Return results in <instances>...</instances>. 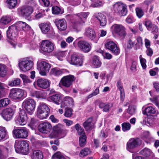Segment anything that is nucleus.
<instances>
[{
    "mask_svg": "<svg viewBox=\"0 0 159 159\" xmlns=\"http://www.w3.org/2000/svg\"><path fill=\"white\" fill-rule=\"evenodd\" d=\"M18 32L14 24L9 26L7 31V40L14 48H16V38L18 34Z\"/></svg>",
    "mask_w": 159,
    "mask_h": 159,
    "instance_id": "1",
    "label": "nucleus"
},
{
    "mask_svg": "<svg viewBox=\"0 0 159 159\" xmlns=\"http://www.w3.org/2000/svg\"><path fill=\"white\" fill-rule=\"evenodd\" d=\"M14 147L16 152L18 153H20L26 155L29 152L28 142L25 140L16 141Z\"/></svg>",
    "mask_w": 159,
    "mask_h": 159,
    "instance_id": "2",
    "label": "nucleus"
},
{
    "mask_svg": "<svg viewBox=\"0 0 159 159\" xmlns=\"http://www.w3.org/2000/svg\"><path fill=\"white\" fill-rule=\"evenodd\" d=\"M50 111V109L47 104L40 103L37 107V117L41 120L46 119L49 116Z\"/></svg>",
    "mask_w": 159,
    "mask_h": 159,
    "instance_id": "3",
    "label": "nucleus"
},
{
    "mask_svg": "<svg viewBox=\"0 0 159 159\" xmlns=\"http://www.w3.org/2000/svg\"><path fill=\"white\" fill-rule=\"evenodd\" d=\"M112 13L113 15H117L120 16H125L127 11L124 5L120 2L115 3L111 8Z\"/></svg>",
    "mask_w": 159,
    "mask_h": 159,
    "instance_id": "4",
    "label": "nucleus"
},
{
    "mask_svg": "<svg viewBox=\"0 0 159 159\" xmlns=\"http://www.w3.org/2000/svg\"><path fill=\"white\" fill-rule=\"evenodd\" d=\"M62 125L60 124L54 126L52 131L49 135V137L51 139L56 138L61 139L65 136L67 131L65 129H62Z\"/></svg>",
    "mask_w": 159,
    "mask_h": 159,
    "instance_id": "5",
    "label": "nucleus"
},
{
    "mask_svg": "<svg viewBox=\"0 0 159 159\" xmlns=\"http://www.w3.org/2000/svg\"><path fill=\"white\" fill-rule=\"evenodd\" d=\"M75 78L72 75H69L63 76L60 80L59 84V86L60 88L63 87L66 88L70 87L75 81Z\"/></svg>",
    "mask_w": 159,
    "mask_h": 159,
    "instance_id": "6",
    "label": "nucleus"
},
{
    "mask_svg": "<svg viewBox=\"0 0 159 159\" xmlns=\"http://www.w3.org/2000/svg\"><path fill=\"white\" fill-rule=\"evenodd\" d=\"M26 92L20 89H12L10 90L9 96L11 98L19 99L26 96Z\"/></svg>",
    "mask_w": 159,
    "mask_h": 159,
    "instance_id": "7",
    "label": "nucleus"
},
{
    "mask_svg": "<svg viewBox=\"0 0 159 159\" xmlns=\"http://www.w3.org/2000/svg\"><path fill=\"white\" fill-rule=\"evenodd\" d=\"M55 46L54 43L49 40H43L41 44L40 50L43 52L49 53L54 50Z\"/></svg>",
    "mask_w": 159,
    "mask_h": 159,
    "instance_id": "8",
    "label": "nucleus"
},
{
    "mask_svg": "<svg viewBox=\"0 0 159 159\" xmlns=\"http://www.w3.org/2000/svg\"><path fill=\"white\" fill-rule=\"evenodd\" d=\"M111 30L113 33L124 38L126 35V28L121 24H114L111 27Z\"/></svg>",
    "mask_w": 159,
    "mask_h": 159,
    "instance_id": "9",
    "label": "nucleus"
},
{
    "mask_svg": "<svg viewBox=\"0 0 159 159\" xmlns=\"http://www.w3.org/2000/svg\"><path fill=\"white\" fill-rule=\"evenodd\" d=\"M34 63L30 58H25L20 61L18 66L20 70L22 71L26 72L33 67Z\"/></svg>",
    "mask_w": 159,
    "mask_h": 159,
    "instance_id": "10",
    "label": "nucleus"
},
{
    "mask_svg": "<svg viewBox=\"0 0 159 159\" xmlns=\"http://www.w3.org/2000/svg\"><path fill=\"white\" fill-rule=\"evenodd\" d=\"M29 130L25 127L14 129L12 131L14 137L16 139H25L28 136Z\"/></svg>",
    "mask_w": 159,
    "mask_h": 159,
    "instance_id": "11",
    "label": "nucleus"
},
{
    "mask_svg": "<svg viewBox=\"0 0 159 159\" xmlns=\"http://www.w3.org/2000/svg\"><path fill=\"white\" fill-rule=\"evenodd\" d=\"M22 106L27 112L31 115L34 111L36 102L33 99L27 98L23 102Z\"/></svg>",
    "mask_w": 159,
    "mask_h": 159,
    "instance_id": "12",
    "label": "nucleus"
},
{
    "mask_svg": "<svg viewBox=\"0 0 159 159\" xmlns=\"http://www.w3.org/2000/svg\"><path fill=\"white\" fill-rule=\"evenodd\" d=\"M27 114L24 110H21L18 115L15 118V124L18 125L23 126L25 125L27 123Z\"/></svg>",
    "mask_w": 159,
    "mask_h": 159,
    "instance_id": "13",
    "label": "nucleus"
},
{
    "mask_svg": "<svg viewBox=\"0 0 159 159\" xmlns=\"http://www.w3.org/2000/svg\"><path fill=\"white\" fill-rule=\"evenodd\" d=\"M89 14V12H82L78 13L77 15L80 18V20L79 23L75 22L73 24V28L77 31H80L81 28V25L84 23L83 20L86 19Z\"/></svg>",
    "mask_w": 159,
    "mask_h": 159,
    "instance_id": "14",
    "label": "nucleus"
},
{
    "mask_svg": "<svg viewBox=\"0 0 159 159\" xmlns=\"http://www.w3.org/2000/svg\"><path fill=\"white\" fill-rule=\"evenodd\" d=\"M142 143V140L139 138H131L127 143V149L129 152H133V149L140 146Z\"/></svg>",
    "mask_w": 159,
    "mask_h": 159,
    "instance_id": "15",
    "label": "nucleus"
},
{
    "mask_svg": "<svg viewBox=\"0 0 159 159\" xmlns=\"http://www.w3.org/2000/svg\"><path fill=\"white\" fill-rule=\"evenodd\" d=\"M37 69L40 74L43 76L46 75L50 68V65L45 61L39 62L37 63Z\"/></svg>",
    "mask_w": 159,
    "mask_h": 159,
    "instance_id": "16",
    "label": "nucleus"
},
{
    "mask_svg": "<svg viewBox=\"0 0 159 159\" xmlns=\"http://www.w3.org/2000/svg\"><path fill=\"white\" fill-rule=\"evenodd\" d=\"M84 35L88 39L94 43H97L99 40V37L96 35L95 30L91 28H86Z\"/></svg>",
    "mask_w": 159,
    "mask_h": 159,
    "instance_id": "17",
    "label": "nucleus"
},
{
    "mask_svg": "<svg viewBox=\"0 0 159 159\" xmlns=\"http://www.w3.org/2000/svg\"><path fill=\"white\" fill-rule=\"evenodd\" d=\"M39 27L43 34H46L49 33L52 35L55 34L54 31L49 22L41 23L39 25Z\"/></svg>",
    "mask_w": 159,
    "mask_h": 159,
    "instance_id": "18",
    "label": "nucleus"
},
{
    "mask_svg": "<svg viewBox=\"0 0 159 159\" xmlns=\"http://www.w3.org/2000/svg\"><path fill=\"white\" fill-rule=\"evenodd\" d=\"M15 110L9 107L3 110L1 115L3 118L7 121L10 120L12 118L15 113Z\"/></svg>",
    "mask_w": 159,
    "mask_h": 159,
    "instance_id": "19",
    "label": "nucleus"
},
{
    "mask_svg": "<svg viewBox=\"0 0 159 159\" xmlns=\"http://www.w3.org/2000/svg\"><path fill=\"white\" fill-rule=\"evenodd\" d=\"M77 45L78 48L82 51L85 53L89 52L92 48V44L84 40L79 41Z\"/></svg>",
    "mask_w": 159,
    "mask_h": 159,
    "instance_id": "20",
    "label": "nucleus"
},
{
    "mask_svg": "<svg viewBox=\"0 0 159 159\" xmlns=\"http://www.w3.org/2000/svg\"><path fill=\"white\" fill-rule=\"evenodd\" d=\"M18 11L24 16L28 17L33 12V9L29 6H23L18 8Z\"/></svg>",
    "mask_w": 159,
    "mask_h": 159,
    "instance_id": "21",
    "label": "nucleus"
},
{
    "mask_svg": "<svg viewBox=\"0 0 159 159\" xmlns=\"http://www.w3.org/2000/svg\"><path fill=\"white\" fill-rule=\"evenodd\" d=\"M68 61L70 64L77 66H81L83 63L82 57L75 54H72Z\"/></svg>",
    "mask_w": 159,
    "mask_h": 159,
    "instance_id": "22",
    "label": "nucleus"
},
{
    "mask_svg": "<svg viewBox=\"0 0 159 159\" xmlns=\"http://www.w3.org/2000/svg\"><path fill=\"white\" fill-rule=\"evenodd\" d=\"M105 47L107 49L110 50L112 53L116 55H118L120 52L119 48L113 41H109L105 44Z\"/></svg>",
    "mask_w": 159,
    "mask_h": 159,
    "instance_id": "23",
    "label": "nucleus"
},
{
    "mask_svg": "<svg viewBox=\"0 0 159 159\" xmlns=\"http://www.w3.org/2000/svg\"><path fill=\"white\" fill-rule=\"evenodd\" d=\"M52 129V125L51 124L48 122H44L39 124L38 130L43 134H48Z\"/></svg>",
    "mask_w": 159,
    "mask_h": 159,
    "instance_id": "24",
    "label": "nucleus"
},
{
    "mask_svg": "<svg viewBox=\"0 0 159 159\" xmlns=\"http://www.w3.org/2000/svg\"><path fill=\"white\" fill-rule=\"evenodd\" d=\"M36 83L39 87L44 89L49 87L51 83L49 80L44 78H40L38 79Z\"/></svg>",
    "mask_w": 159,
    "mask_h": 159,
    "instance_id": "25",
    "label": "nucleus"
},
{
    "mask_svg": "<svg viewBox=\"0 0 159 159\" xmlns=\"http://www.w3.org/2000/svg\"><path fill=\"white\" fill-rule=\"evenodd\" d=\"M14 25L18 31H27L31 29V27L26 23L22 21L16 22Z\"/></svg>",
    "mask_w": 159,
    "mask_h": 159,
    "instance_id": "26",
    "label": "nucleus"
},
{
    "mask_svg": "<svg viewBox=\"0 0 159 159\" xmlns=\"http://www.w3.org/2000/svg\"><path fill=\"white\" fill-rule=\"evenodd\" d=\"M73 99L71 97L67 96L64 97L61 103V107L62 108L66 106H72L73 105Z\"/></svg>",
    "mask_w": 159,
    "mask_h": 159,
    "instance_id": "27",
    "label": "nucleus"
},
{
    "mask_svg": "<svg viewBox=\"0 0 159 159\" xmlns=\"http://www.w3.org/2000/svg\"><path fill=\"white\" fill-rule=\"evenodd\" d=\"M55 23L58 29L60 31L64 30L67 28L66 22L64 19L57 20Z\"/></svg>",
    "mask_w": 159,
    "mask_h": 159,
    "instance_id": "28",
    "label": "nucleus"
},
{
    "mask_svg": "<svg viewBox=\"0 0 159 159\" xmlns=\"http://www.w3.org/2000/svg\"><path fill=\"white\" fill-rule=\"evenodd\" d=\"M94 16L99 21L101 26H104L107 23V20L106 16L101 13H96L94 14Z\"/></svg>",
    "mask_w": 159,
    "mask_h": 159,
    "instance_id": "29",
    "label": "nucleus"
},
{
    "mask_svg": "<svg viewBox=\"0 0 159 159\" xmlns=\"http://www.w3.org/2000/svg\"><path fill=\"white\" fill-rule=\"evenodd\" d=\"M94 16L99 21L101 26H104L107 23V20L106 16L101 13H96L94 14Z\"/></svg>",
    "mask_w": 159,
    "mask_h": 159,
    "instance_id": "30",
    "label": "nucleus"
},
{
    "mask_svg": "<svg viewBox=\"0 0 159 159\" xmlns=\"http://www.w3.org/2000/svg\"><path fill=\"white\" fill-rule=\"evenodd\" d=\"M20 2V0H7L6 2L9 8L13 9L19 6Z\"/></svg>",
    "mask_w": 159,
    "mask_h": 159,
    "instance_id": "31",
    "label": "nucleus"
},
{
    "mask_svg": "<svg viewBox=\"0 0 159 159\" xmlns=\"http://www.w3.org/2000/svg\"><path fill=\"white\" fill-rule=\"evenodd\" d=\"M9 138L8 133L6 128L0 126V142Z\"/></svg>",
    "mask_w": 159,
    "mask_h": 159,
    "instance_id": "32",
    "label": "nucleus"
},
{
    "mask_svg": "<svg viewBox=\"0 0 159 159\" xmlns=\"http://www.w3.org/2000/svg\"><path fill=\"white\" fill-rule=\"evenodd\" d=\"M30 92L31 96L37 98H45L46 96V94L45 93L36 91L32 89H30Z\"/></svg>",
    "mask_w": 159,
    "mask_h": 159,
    "instance_id": "33",
    "label": "nucleus"
},
{
    "mask_svg": "<svg viewBox=\"0 0 159 159\" xmlns=\"http://www.w3.org/2000/svg\"><path fill=\"white\" fill-rule=\"evenodd\" d=\"M62 95L61 94H56L49 97L48 100L50 102H52L56 104H59L61 99Z\"/></svg>",
    "mask_w": 159,
    "mask_h": 159,
    "instance_id": "34",
    "label": "nucleus"
},
{
    "mask_svg": "<svg viewBox=\"0 0 159 159\" xmlns=\"http://www.w3.org/2000/svg\"><path fill=\"white\" fill-rule=\"evenodd\" d=\"M67 72V70L64 69H60L57 67H55L51 69L50 73L55 76H59Z\"/></svg>",
    "mask_w": 159,
    "mask_h": 159,
    "instance_id": "35",
    "label": "nucleus"
},
{
    "mask_svg": "<svg viewBox=\"0 0 159 159\" xmlns=\"http://www.w3.org/2000/svg\"><path fill=\"white\" fill-rule=\"evenodd\" d=\"M142 113L143 115L150 116L156 114V111L154 108L152 106H149L143 109Z\"/></svg>",
    "mask_w": 159,
    "mask_h": 159,
    "instance_id": "36",
    "label": "nucleus"
},
{
    "mask_svg": "<svg viewBox=\"0 0 159 159\" xmlns=\"http://www.w3.org/2000/svg\"><path fill=\"white\" fill-rule=\"evenodd\" d=\"M30 156L31 159H43V157L42 152L38 150L33 151Z\"/></svg>",
    "mask_w": 159,
    "mask_h": 159,
    "instance_id": "37",
    "label": "nucleus"
},
{
    "mask_svg": "<svg viewBox=\"0 0 159 159\" xmlns=\"http://www.w3.org/2000/svg\"><path fill=\"white\" fill-rule=\"evenodd\" d=\"M92 121V119L89 118L84 123L83 126L86 130H90L93 128V124Z\"/></svg>",
    "mask_w": 159,
    "mask_h": 159,
    "instance_id": "38",
    "label": "nucleus"
},
{
    "mask_svg": "<svg viewBox=\"0 0 159 159\" xmlns=\"http://www.w3.org/2000/svg\"><path fill=\"white\" fill-rule=\"evenodd\" d=\"M140 154L143 156L146 157L151 156L152 157L154 156V154L150 149L145 148L141 150L139 152Z\"/></svg>",
    "mask_w": 159,
    "mask_h": 159,
    "instance_id": "39",
    "label": "nucleus"
},
{
    "mask_svg": "<svg viewBox=\"0 0 159 159\" xmlns=\"http://www.w3.org/2000/svg\"><path fill=\"white\" fill-rule=\"evenodd\" d=\"M142 139L148 144L150 143L151 140L153 139V138L151 137L150 134L148 131H145L143 133Z\"/></svg>",
    "mask_w": 159,
    "mask_h": 159,
    "instance_id": "40",
    "label": "nucleus"
},
{
    "mask_svg": "<svg viewBox=\"0 0 159 159\" xmlns=\"http://www.w3.org/2000/svg\"><path fill=\"white\" fill-rule=\"evenodd\" d=\"M52 159H70L67 156H65L60 152H57L54 154L52 157Z\"/></svg>",
    "mask_w": 159,
    "mask_h": 159,
    "instance_id": "41",
    "label": "nucleus"
},
{
    "mask_svg": "<svg viewBox=\"0 0 159 159\" xmlns=\"http://www.w3.org/2000/svg\"><path fill=\"white\" fill-rule=\"evenodd\" d=\"M100 108H102L103 110L105 112H108L109 111L110 108L113 106L112 103H108L105 104L103 103H100L99 104Z\"/></svg>",
    "mask_w": 159,
    "mask_h": 159,
    "instance_id": "42",
    "label": "nucleus"
},
{
    "mask_svg": "<svg viewBox=\"0 0 159 159\" xmlns=\"http://www.w3.org/2000/svg\"><path fill=\"white\" fill-rule=\"evenodd\" d=\"M118 88L120 92V98L121 101H123L125 98V93L122 86L121 85L120 82L118 81L117 83Z\"/></svg>",
    "mask_w": 159,
    "mask_h": 159,
    "instance_id": "43",
    "label": "nucleus"
},
{
    "mask_svg": "<svg viewBox=\"0 0 159 159\" xmlns=\"http://www.w3.org/2000/svg\"><path fill=\"white\" fill-rule=\"evenodd\" d=\"M7 74L6 66L4 64H0V77H4Z\"/></svg>",
    "mask_w": 159,
    "mask_h": 159,
    "instance_id": "44",
    "label": "nucleus"
},
{
    "mask_svg": "<svg viewBox=\"0 0 159 159\" xmlns=\"http://www.w3.org/2000/svg\"><path fill=\"white\" fill-rule=\"evenodd\" d=\"M92 63L94 67L96 68L100 67L101 65V62L99 61L98 57L97 56L93 57Z\"/></svg>",
    "mask_w": 159,
    "mask_h": 159,
    "instance_id": "45",
    "label": "nucleus"
},
{
    "mask_svg": "<svg viewBox=\"0 0 159 159\" xmlns=\"http://www.w3.org/2000/svg\"><path fill=\"white\" fill-rule=\"evenodd\" d=\"M10 101L8 98H4L0 100V110L2 108L7 106L10 103Z\"/></svg>",
    "mask_w": 159,
    "mask_h": 159,
    "instance_id": "46",
    "label": "nucleus"
},
{
    "mask_svg": "<svg viewBox=\"0 0 159 159\" xmlns=\"http://www.w3.org/2000/svg\"><path fill=\"white\" fill-rule=\"evenodd\" d=\"M87 137L85 134L80 135L79 137V145L81 147L84 146L86 143Z\"/></svg>",
    "mask_w": 159,
    "mask_h": 159,
    "instance_id": "47",
    "label": "nucleus"
},
{
    "mask_svg": "<svg viewBox=\"0 0 159 159\" xmlns=\"http://www.w3.org/2000/svg\"><path fill=\"white\" fill-rule=\"evenodd\" d=\"M20 77L22 79L24 85L30 83L32 82L28 77L25 75L20 74Z\"/></svg>",
    "mask_w": 159,
    "mask_h": 159,
    "instance_id": "48",
    "label": "nucleus"
},
{
    "mask_svg": "<svg viewBox=\"0 0 159 159\" xmlns=\"http://www.w3.org/2000/svg\"><path fill=\"white\" fill-rule=\"evenodd\" d=\"M20 80L19 78H16L9 82L8 85L10 86H15L19 85L20 83Z\"/></svg>",
    "mask_w": 159,
    "mask_h": 159,
    "instance_id": "49",
    "label": "nucleus"
},
{
    "mask_svg": "<svg viewBox=\"0 0 159 159\" xmlns=\"http://www.w3.org/2000/svg\"><path fill=\"white\" fill-rule=\"evenodd\" d=\"M74 128L77 131L78 134L81 135L85 134L84 129L82 128L80 125L79 124H77L74 126Z\"/></svg>",
    "mask_w": 159,
    "mask_h": 159,
    "instance_id": "50",
    "label": "nucleus"
},
{
    "mask_svg": "<svg viewBox=\"0 0 159 159\" xmlns=\"http://www.w3.org/2000/svg\"><path fill=\"white\" fill-rule=\"evenodd\" d=\"M90 153L89 149L87 148H85L82 149L79 153V156L81 157H83L88 155Z\"/></svg>",
    "mask_w": 159,
    "mask_h": 159,
    "instance_id": "51",
    "label": "nucleus"
},
{
    "mask_svg": "<svg viewBox=\"0 0 159 159\" xmlns=\"http://www.w3.org/2000/svg\"><path fill=\"white\" fill-rule=\"evenodd\" d=\"M55 56L60 61H62V58L66 56L65 52L63 51L57 52L55 53Z\"/></svg>",
    "mask_w": 159,
    "mask_h": 159,
    "instance_id": "52",
    "label": "nucleus"
},
{
    "mask_svg": "<svg viewBox=\"0 0 159 159\" xmlns=\"http://www.w3.org/2000/svg\"><path fill=\"white\" fill-rule=\"evenodd\" d=\"M52 13L54 14H62L63 13V11L61 10L60 8L57 6L52 7Z\"/></svg>",
    "mask_w": 159,
    "mask_h": 159,
    "instance_id": "53",
    "label": "nucleus"
},
{
    "mask_svg": "<svg viewBox=\"0 0 159 159\" xmlns=\"http://www.w3.org/2000/svg\"><path fill=\"white\" fill-rule=\"evenodd\" d=\"M11 20L10 18L7 16L2 17L1 19L0 23L2 25H5L9 23Z\"/></svg>",
    "mask_w": 159,
    "mask_h": 159,
    "instance_id": "54",
    "label": "nucleus"
},
{
    "mask_svg": "<svg viewBox=\"0 0 159 159\" xmlns=\"http://www.w3.org/2000/svg\"><path fill=\"white\" fill-rule=\"evenodd\" d=\"M122 127L123 131H125L130 129L131 125L129 123L124 122L122 124Z\"/></svg>",
    "mask_w": 159,
    "mask_h": 159,
    "instance_id": "55",
    "label": "nucleus"
},
{
    "mask_svg": "<svg viewBox=\"0 0 159 159\" xmlns=\"http://www.w3.org/2000/svg\"><path fill=\"white\" fill-rule=\"evenodd\" d=\"M136 15L139 18H141L144 15V12L141 8L137 7L136 8Z\"/></svg>",
    "mask_w": 159,
    "mask_h": 159,
    "instance_id": "56",
    "label": "nucleus"
},
{
    "mask_svg": "<svg viewBox=\"0 0 159 159\" xmlns=\"http://www.w3.org/2000/svg\"><path fill=\"white\" fill-rule=\"evenodd\" d=\"M137 43H135L136 47L134 48V49L136 50L137 49V46H138L139 47L142 46L143 43L142 39L141 37H138L136 39Z\"/></svg>",
    "mask_w": 159,
    "mask_h": 159,
    "instance_id": "57",
    "label": "nucleus"
},
{
    "mask_svg": "<svg viewBox=\"0 0 159 159\" xmlns=\"http://www.w3.org/2000/svg\"><path fill=\"white\" fill-rule=\"evenodd\" d=\"M70 5L73 6H76L79 5L81 2V0H67Z\"/></svg>",
    "mask_w": 159,
    "mask_h": 159,
    "instance_id": "58",
    "label": "nucleus"
},
{
    "mask_svg": "<svg viewBox=\"0 0 159 159\" xmlns=\"http://www.w3.org/2000/svg\"><path fill=\"white\" fill-rule=\"evenodd\" d=\"M139 59L142 68L143 69H145L147 67L146 59L143 58L141 55H140L139 56Z\"/></svg>",
    "mask_w": 159,
    "mask_h": 159,
    "instance_id": "59",
    "label": "nucleus"
},
{
    "mask_svg": "<svg viewBox=\"0 0 159 159\" xmlns=\"http://www.w3.org/2000/svg\"><path fill=\"white\" fill-rule=\"evenodd\" d=\"M144 25L146 27L147 29L149 30L151 29L152 27L154 24H152L150 20L146 19L145 21Z\"/></svg>",
    "mask_w": 159,
    "mask_h": 159,
    "instance_id": "60",
    "label": "nucleus"
},
{
    "mask_svg": "<svg viewBox=\"0 0 159 159\" xmlns=\"http://www.w3.org/2000/svg\"><path fill=\"white\" fill-rule=\"evenodd\" d=\"M150 100L159 108V96L153 98H150Z\"/></svg>",
    "mask_w": 159,
    "mask_h": 159,
    "instance_id": "61",
    "label": "nucleus"
},
{
    "mask_svg": "<svg viewBox=\"0 0 159 159\" xmlns=\"http://www.w3.org/2000/svg\"><path fill=\"white\" fill-rule=\"evenodd\" d=\"M72 110L71 109L67 108L66 109L64 116L67 117H70L72 115Z\"/></svg>",
    "mask_w": 159,
    "mask_h": 159,
    "instance_id": "62",
    "label": "nucleus"
},
{
    "mask_svg": "<svg viewBox=\"0 0 159 159\" xmlns=\"http://www.w3.org/2000/svg\"><path fill=\"white\" fill-rule=\"evenodd\" d=\"M135 45V42L131 39H129L128 41L126 47L128 49H130L132 48Z\"/></svg>",
    "mask_w": 159,
    "mask_h": 159,
    "instance_id": "63",
    "label": "nucleus"
},
{
    "mask_svg": "<svg viewBox=\"0 0 159 159\" xmlns=\"http://www.w3.org/2000/svg\"><path fill=\"white\" fill-rule=\"evenodd\" d=\"M135 108L134 106L130 105L127 110V112L130 115H133L135 112Z\"/></svg>",
    "mask_w": 159,
    "mask_h": 159,
    "instance_id": "64",
    "label": "nucleus"
}]
</instances>
